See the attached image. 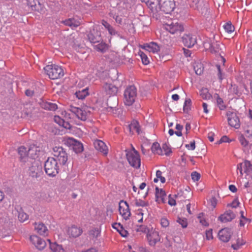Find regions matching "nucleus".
<instances>
[{
  "mask_svg": "<svg viewBox=\"0 0 252 252\" xmlns=\"http://www.w3.org/2000/svg\"><path fill=\"white\" fill-rule=\"evenodd\" d=\"M163 28L172 34H178L184 31L183 25L177 19L165 18L163 20Z\"/></svg>",
  "mask_w": 252,
  "mask_h": 252,
  "instance_id": "nucleus-1",
  "label": "nucleus"
},
{
  "mask_svg": "<svg viewBox=\"0 0 252 252\" xmlns=\"http://www.w3.org/2000/svg\"><path fill=\"white\" fill-rule=\"evenodd\" d=\"M44 169L46 173L50 177H55L58 173L59 167L54 158H48L45 162Z\"/></svg>",
  "mask_w": 252,
  "mask_h": 252,
  "instance_id": "nucleus-2",
  "label": "nucleus"
},
{
  "mask_svg": "<svg viewBox=\"0 0 252 252\" xmlns=\"http://www.w3.org/2000/svg\"><path fill=\"white\" fill-rule=\"evenodd\" d=\"M44 69L51 79H57L64 75V72L62 67L57 65H48L44 68Z\"/></svg>",
  "mask_w": 252,
  "mask_h": 252,
  "instance_id": "nucleus-3",
  "label": "nucleus"
},
{
  "mask_svg": "<svg viewBox=\"0 0 252 252\" xmlns=\"http://www.w3.org/2000/svg\"><path fill=\"white\" fill-rule=\"evenodd\" d=\"M126 157L129 164L134 168H139L141 159L138 152L134 147H132L130 150L126 151Z\"/></svg>",
  "mask_w": 252,
  "mask_h": 252,
  "instance_id": "nucleus-4",
  "label": "nucleus"
},
{
  "mask_svg": "<svg viewBox=\"0 0 252 252\" xmlns=\"http://www.w3.org/2000/svg\"><path fill=\"white\" fill-rule=\"evenodd\" d=\"M124 95L125 104L127 106L131 105L137 96L136 88L134 86L128 87L125 91Z\"/></svg>",
  "mask_w": 252,
  "mask_h": 252,
  "instance_id": "nucleus-5",
  "label": "nucleus"
},
{
  "mask_svg": "<svg viewBox=\"0 0 252 252\" xmlns=\"http://www.w3.org/2000/svg\"><path fill=\"white\" fill-rule=\"evenodd\" d=\"M53 155L57 158L61 164L65 165L68 160V156L64 149L60 146L53 148Z\"/></svg>",
  "mask_w": 252,
  "mask_h": 252,
  "instance_id": "nucleus-6",
  "label": "nucleus"
},
{
  "mask_svg": "<svg viewBox=\"0 0 252 252\" xmlns=\"http://www.w3.org/2000/svg\"><path fill=\"white\" fill-rule=\"evenodd\" d=\"M27 5L32 11H37L41 14L45 13L46 8L39 0H27Z\"/></svg>",
  "mask_w": 252,
  "mask_h": 252,
  "instance_id": "nucleus-7",
  "label": "nucleus"
},
{
  "mask_svg": "<svg viewBox=\"0 0 252 252\" xmlns=\"http://www.w3.org/2000/svg\"><path fill=\"white\" fill-rule=\"evenodd\" d=\"M88 109V108L87 107H84L81 108L72 107L70 109V111L75 114L79 119L82 121H85L90 114V112Z\"/></svg>",
  "mask_w": 252,
  "mask_h": 252,
  "instance_id": "nucleus-8",
  "label": "nucleus"
},
{
  "mask_svg": "<svg viewBox=\"0 0 252 252\" xmlns=\"http://www.w3.org/2000/svg\"><path fill=\"white\" fill-rule=\"evenodd\" d=\"M226 116L227 118L228 124L232 127L238 128L240 126L239 119L235 112L232 110L226 111Z\"/></svg>",
  "mask_w": 252,
  "mask_h": 252,
  "instance_id": "nucleus-9",
  "label": "nucleus"
},
{
  "mask_svg": "<svg viewBox=\"0 0 252 252\" xmlns=\"http://www.w3.org/2000/svg\"><path fill=\"white\" fill-rule=\"evenodd\" d=\"M29 239L31 244L38 250H43L46 246L45 241L37 235H31Z\"/></svg>",
  "mask_w": 252,
  "mask_h": 252,
  "instance_id": "nucleus-10",
  "label": "nucleus"
},
{
  "mask_svg": "<svg viewBox=\"0 0 252 252\" xmlns=\"http://www.w3.org/2000/svg\"><path fill=\"white\" fill-rule=\"evenodd\" d=\"M159 5L160 10L165 13H170L175 7V4L172 0H160Z\"/></svg>",
  "mask_w": 252,
  "mask_h": 252,
  "instance_id": "nucleus-11",
  "label": "nucleus"
},
{
  "mask_svg": "<svg viewBox=\"0 0 252 252\" xmlns=\"http://www.w3.org/2000/svg\"><path fill=\"white\" fill-rule=\"evenodd\" d=\"M119 212L123 218L125 220L129 219L131 212L129 205L126 201H121L119 203Z\"/></svg>",
  "mask_w": 252,
  "mask_h": 252,
  "instance_id": "nucleus-12",
  "label": "nucleus"
},
{
  "mask_svg": "<svg viewBox=\"0 0 252 252\" xmlns=\"http://www.w3.org/2000/svg\"><path fill=\"white\" fill-rule=\"evenodd\" d=\"M147 238L149 245L152 246H154L158 242L160 241L158 232L153 229L148 231Z\"/></svg>",
  "mask_w": 252,
  "mask_h": 252,
  "instance_id": "nucleus-13",
  "label": "nucleus"
},
{
  "mask_svg": "<svg viewBox=\"0 0 252 252\" xmlns=\"http://www.w3.org/2000/svg\"><path fill=\"white\" fill-rule=\"evenodd\" d=\"M182 41L185 46L191 48L196 43V37L194 35L186 34L182 37Z\"/></svg>",
  "mask_w": 252,
  "mask_h": 252,
  "instance_id": "nucleus-14",
  "label": "nucleus"
},
{
  "mask_svg": "<svg viewBox=\"0 0 252 252\" xmlns=\"http://www.w3.org/2000/svg\"><path fill=\"white\" fill-rule=\"evenodd\" d=\"M94 145L95 149L102 153L104 155H107L108 149L106 145L102 140L96 139L94 141Z\"/></svg>",
  "mask_w": 252,
  "mask_h": 252,
  "instance_id": "nucleus-15",
  "label": "nucleus"
},
{
  "mask_svg": "<svg viewBox=\"0 0 252 252\" xmlns=\"http://www.w3.org/2000/svg\"><path fill=\"white\" fill-rule=\"evenodd\" d=\"M103 89L106 94L110 95H115L118 92V88L112 83H105L103 86Z\"/></svg>",
  "mask_w": 252,
  "mask_h": 252,
  "instance_id": "nucleus-16",
  "label": "nucleus"
},
{
  "mask_svg": "<svg viewBox=\"0 0 252 252\" xmlns=\"http://www.w3.org/2000/svg\"><path fill=\"white\" fill-rule=\"evenodd\" d=\"M218 236L221 241L224 242H228L231 236L230 230L228 228L221 229L218 233Z\"/></svg>",
  "mask_w": 252,
  "mask_h": 252,
  "instance_id": "nucleus-17",
  "label": "nucleus"
},
{
  "mask_svg": "<svg viewBox=\"0 0 252 252\" xmlns=\"http://www.w3.org/2000/svg\"><path fill=\"white\" fill-rule=\"evenodd\" d=\"M34 229L40 235L45 236L48 235L47 227L42 223H35Z\"/></svg>",
  "mask_w": 252,
  "mask_h": 252,
  "instance_id": "nucleus-18",
  "label": "nucleus"
},
{
  "mask_svg": "<svg viewBox=\"0 0 252 252\" xmlns=\"http://www.w3.org/2000/svg\"><path fill=\"white\" fill-rule=\"evenodd\" d=\"M141 48L148 51L149 52L157 53L159 50V47L155 42H151L144 44Z\"/></svg>",
  "mask_w": 252,
  "mask_h": 252,
  "instance_id": "nucleus-19",
  "label": "nucleus"
},
{
  "mask_svg": "<svg viewBox=\"0 0 252 252\" xmlns=\"http://www.w3.org/2000/svg\"><path fill=\"white\" fill-rule=\"evenodd\" d=\"M67 232L70 237L76 238L81 235L83 230L80 227L72 225L68 228Z\"/></svg>",
  "mask_w": 252,
  "mask_h": 252,
  "instance_id": "nucleus-20",
  "label": "nucleus"
},
{
  "mask_svg": "<svg viewBox=\"0 0 252 252\" xmlns=\"http://www.w3.org/2000/svg\"><path fill=\"white\" fill-rule=\"evenodd\" d=\"M156 201L158 203H164L166 193L162 189H159L158 188H156Z\"/></svg>",
  "mask_w": 252,
  "mask_h": 252,
  "instance_id": "nucleus-21",
  "label": "nucleus"
},
{
  "mask_svg": "<svg viewBox=\"0 0 252 252\" xmlns=\"http://www.w3.org/2000/svg\"><path fill=\"white\" fill-rule=\"evenodd\" d=\"M235 218L234 214L230 211H226L223 214L220 215L219 219L223 222H226L227 221H230L232 220Z\"/></svg>",
  "mask_w": 252,
  "mask_h": 252,
  "instance_id": "nucleus-22",
  "label": "nucleus"
},
{
  "mask_svg": "<svg viewBox=\"0 0 252 252\" xmlns=\"http://www.w3.org/2000/svg\"><path fill=\"white\" fill-rule=\"evenodd\" d=\"M54 121L58 124L59 126H63L65 129H70L71 128V125L68 121H66L65 119L61 118L59 116H55Z\"/></svg>",
  "mask_w": 252,
  "mask_h": 252,
  "instance_id": "nucleus-23",
  "label": "nucleus"
},
{
  "mask_svg": "<svg viewBox=\"0 0 252 252\" xmlns=\"http://www.w3.org/2000/svg\"><path fill=\"white\" fill-rule=\"evenodd\" d=\"M101 230L97 227H94L91 229L88 232L89 237L90 240L95 241L100 236Z\"/></svg>",
  "mask_w": 252,
  "mask_h": 252,
  "instance_id": "nucleus-24",
  "label": "nucleus"
},
{
  "mask_svg": "<svg viewBox=\"0 0 252 252\" xmlns=\"http://www.w3.org/2000/svg\"><path fill=\"white\" fill-rule=\"evenodd\" d=\"M47 241L50 244V248L53 252H64V250L63 248L62 245H59L57 243H51L50 239H48Z\"/></svg>",
  "mask_w": 252,
  "mask_h": 252,
  "instance_id": "nucleus-25",
  "label": "nucleus"
},
{
  "mask_svg": "<svg viewBox=\"0 0 252 252\" xmlns=\"http://www.w3.org/2000/svg\"><path fill=\"white\" fill-rule=\"evenodd\" d=\"M113 228L117 230L122 237H126L128 234L127 231L119 223H114L112 224Z\"/></svg>",
  "mask_w": 252,
  "mask_h": 252,
  "instance_id": "nucleus-26",
  "label": "nucleus"
},
{
  "mask_svg": "<svg viewBox=\"0 0 252 252\" xmlns=\"http://www.w3.org/2000/svg\"><path fill=\"white\" fill-rule=\"evenodd\" d=\"M128 128L130 133H133L135 132L139 133L140 132L139 125L136 120L131 122V124L128 126Z\"/></svg>",
  "mask_w": 252,
  "mask_h": 252,
  "instance_id": "nucleus-27",
  "label": "nucleus"
},
{
  "mask_svg": "<svg viewBox=\"0 0 252 252\" xmlns=\"http://www.w3.org/2000/svg\"><path fill=\"white\" fill-rule=\"evenodd\" d=\"M39 152L38 147L34 145H31L28 149L29 157L34 158L38 155Z\"/></svg>",
  "mask_w": 252,
  "mask_h": 252,
  "instance_id": "nucleus-28",
  "label": "nucleus"
},
{
  "mask_svg": "<svg viewBox=\"0 0 252 252\" xmlns=\"http://www.w3.org/2000/svg\"><path fill=\"white\" fill-rule=\"evenodd\" d=\"M63 23L65 25L71 27L72 29L73 28H76V27H78L80 24V23L79 21L76 20L73 18L66 20L63 22Z\"/></svg>",
  "mask_w": 252,
  "mask_h": 252,
  "instance_id": "nucleus-29",
  "label": "nucleus"
},
{
  "mask_svg": "<svg viewBox=\"0 0 252 252\" xmlns=\"http://www.w3.org/2000/svg\"><path fill=\"white\" fill-rule=\"evenodd\" d=\"M42 107L45 109L51 111H55L58 108L56 104L48 102H43Z\"/></svg>",
  "mask_w": 252,
  "mask_h": 252,
  "instance_id": "nucleus-30",
  "label": "nucleus"
},
{
  "mask_svg": "<svg viewBox=\"0 0 252 252\" xmlns=\"http://www.w3.org/2000/svg\"><path fill=\"white\" fill-rule=\"evenodd\" d=\"M151 150L153 153L159 155H163L162 150L158 143H154L152 146Z\"/></svg>",
  "mask_w": 252,
  "mask_h": 252,
  "instance_id": "nucleus-31",
  "label": "nucleus"
},
{
  "mask_svg": "<svg viewBox=\"0 0 252 252\" xmlns=\"http://www.w3.org/2000/svg\"><path fill=\"white\" fill-rule=\"evenodd\" d=\"M40 167L36 165H32L29 169L30 174L32 177H37Z\"/></svg>",
  "mask_w": 252,
  "mask_h": 252,
  "instance_id": "nucleus-32",
  "label": "nucleus"
},
{
  "mask_svg": "<svg viewBox=\"0 0 252 252\" xmlns=\"http://www.w3.org/2000/svg\"><path fill=\"white\" fill-rule=\"evenodd\" d=\"M193 67L196 74L201 75L203 73L204 67L203 64L201 63H195Z\"/></svg>",
  "mask_w": 252,
  "mask_h": 252,
  "instance_id": "nucleus-33",
  "label": "nucleus"
},
{
  "mask_svg": "<svg viewBox=\"0 0 252 252\" xmlns=\"http://www.w3.org/2000/svg\"><path fill=\"white\" fill-rule=\"evenodd\" d=\"M200 95L203 99L206 100L210 99L212 97L208 90L206 88H202L200 91Z\"/></svg>",
  "mask_w": 252,
  "mask_h": 252,
  "instance_id": "nucleus-34",
  "label": "nucleus"
},
{
  "mask_svg": "<svg viewBox=\"0 0 252 252\" xmlns=\"http://www.w3.org/2000/svg\"><path fill=\"white\" fill-rule=\"evenodd\" d=\"M18 153L20 156V158L23 159L27 157H29L28 150L27 151L26 148L22 146L18 149Z\"/></svg>",
  "mask_w": 252,
  "mask_h": 252,
  "instance_id": "nucleus-35",
  "label": "nucleus"
},
{
  "mask_svg": "<svg viewBox=\"0 0 252 252\" xmlns=\"http://www.w3.org/2000/svg\"><path fill=\"white\" fill-rule=\"evenodd\" d=\"M147 3V5L152 9L156 8L158 4H159L158 0H141Z\"/></svg>",
  "mask_w": 252,
  "mask_h": 252,
  "instance_id": "nucleus-36",
  "label": "nucleus"
},
{
  "mask_svg": "<svg viewBox=\"0 0 252 252\" xmlns=\"http://www.w3.org/2000/svg\"><path fill=\"white\" fill-rule=\"evenodd\" d=\"M94 48L96 50H97L98 51L104 52L106 50H107L108 46L106 43L102 42L95 45Z\"/></svg>",
  "mask_w": 252,
  "mask_h": 252,
  "instance_id": "nucleus-37",
  "label": "nucleus"
},
{
  "mask_svg": "<svg viewBox=\"0 0 252 252\" xmlns=\"http://www.w3.org/2000/svg\"><path fill=\"white\" fill-rule=\"evenodd\" d=\"M158 180H160L162 183H164L165 182V179L162 176V172L160 170L157 171L156 178L154 179V182L155 183H157Z\"/></svg>",
  "mask_w": 252,
  "mask_h": 252,
  "instance_id": "nucleus-38",
  "label": "nucleus"
},
{
  "mask_svg": "<svg viewBox=\"0 0 252 252\" xmlns=\"http://www.w3.org/2000/svg\"><path fill=\"white\" fill-rule=\"evenodd\" d=\"M88 94V90L86 89L76 92L75 95L79 99H84Z\"/></svg>",
  "mask_w": 252,
  "mask_h": 252,
  "instance_id": "nucleus-39",
  "label": "nucleus"
},
{
  "mask_svg": "<svg viewBox=\"0 0 252 252\" xmlns=\"http://www.w3.org/2000/svg\"><path fill=\"white\" fill-rule=\"evenodd\" d=\"M139 55L141 57V59L143 63L145 65H147L150 63V60L147 55L142 51L139 52Z\"/></svg>",
  "mask_w": 252,
  "mask_h": 252,
  "instance_id": "nucleus-40",
  "label": "nucleus"
},
{
  "mask_svg": "<svg viewBox=\"0 0 252 252\" xmlns=\"http://www.w3.org/2000/svg\"><path fill=\"white\" fill-rule=\"evenodd\" d=\"M145 210L140 209L136 211V219L138 222H142L143 219V215L144 214Z\"/></svg>",
  "mask_w": 252,
  "mask_h": 252,
  "instance_id": "nucleus-41",
  "label": "nucleus"
},
{
  "mask_svg": "<svg viewBox=\"0 0 252 252\" xmlns=\"http://www.w3.org/2000/svg\"><path fill=\"white\" fill-rule=\"evenodd\" d=\"M197 219L200 223H201L203 226H208L209 224L206 220L203 213H199L198 215Z\"/></svg>",
  "mask_w": 252,
  "mask_h": 252,
  "instance_id": "nucleus-42",
  "label": "nucleus"
},
{
  "mask_svg": "<svg viewBox=\"0 0 252 252\" xmlns=\"http://www.w3.org/2000/svg\"><path fill=\"white\" fill-rule=\"evenodd\" d=\"M132 205L135 206L137 207H139V206L144 207V206H146L147 205L148 203L147 202H146L145 201H144L142 200H141V199H135V200H134L132 202Z\"/></svg>",
  "mask_w": 252,
  "mask_h": 252,
  "instance_id": "nucleus-43",
  "label": "nucleus"
},
{
  "mask_svg": "<svg viewBox=\"0 0 252 252\" xmlns=\"http://www.w3.org/2000/svg\"><path fill=\"white\" fill-rule=\"evenodd\" d=\"M217 103L220 110H222L225 109L226 106L223 100L219 95H218L217 97Z\"/></svg>",
  "mask_w": 252,
  "mask_h": 252,
  "instance_id": "nucleus-44",
  "label": "nucleus"
},
{
  "mask_svg": "<svg viewBox=\"0 0 252 252\" xmlns=\"http://www.w3.org/2000/svg\"><path fill=\"white\" fill-rule=\"evenodd\" d=\"M18 218L21 222H24L28 219L29 216L25 212L20 211L19 212Z\"/></svg>",
  "mask_w": 252,
  "mask_h": 252,
  "instance_id": "nucleus-45",
  "label": "nucleus"
},
{
  "mask_svg": "<svg viewBox=\"0 0 252 252\" xmlns=\"http://www.w3.org/2000/svg\"><path fill=\"white\" fill-rule=\"evenodd\" d=\"M191 100L190 99H186L184 102L183 110L185 112H188L190 110Z\"/></svg>",
  "mask_w": 252,
  "mask_h": 252,
  "instance_id": "nucleus-46",
  "label": "nucleus"
},
{
  "mask_svg": "<svg viewBox=\"0 0 252 252\" xmlns=\"http://www.w3.org/2000/svg\"><path fill=\"white\" fill-rule=\"evenodd\" d=\"M203 2L199 1H197L195 2V4H191L190 6L192 7L194 9H197L199 11H202V5Z\"/></svg>",
  "mask_w": 252,
  "mask_h": 252,
  "instance_id": "nucleus-47",
  "label": "nucleus"
},
{
  "mask_svg": "<svg viewBox=\"0 0 252 252\" xmlns=\"http://www.w3.org/2000/svg\"><path fill=\"white\" fill-rule=\"evenodd\" d=\"M224 29L228 33H231L234 31V27L230 23H227L223 26Z\"/></svg>",
  "mask_w": 252,
  "mask_h": 252,
  "instance_id": "nucleus-48",
  "label": "nucleus"
},
{
  "mask_svg": "<svg viewBox=\"0 0 252 252\" xmlns=\"http://www.w3.org/2000/svg\"><path fill=\"white\" fill-rule=\"evenodd\" d=\"M177 221L180 224H181L183 228H186L187 227L188 221L187 219L179 218Z\"/></svg>",
  "mask_w": 252,
  "mask_h": 252,
  "instance_id": "nucleus-49",
  "label": "nucleus"
},
{
  "mask_svg": "<svg viewBox=\"0 0 252 252\" xmlns=\"http://www.w3.org/2000/svg\"><path fill=\"white\" fill-rule=\"evenodd\" d=\"M242 163L243 164V166L244 168L245 172L249 171L251 169L252 164L249 161L245 160L243 163Z\"/></svg>",
  "mask_w": 252,
  "mask_h": 252,
  "instance_id": "nucleus-50",
  "label": "nucleus"
},
{
  "mask_svg": "<svg viewBox=\"0 0 252 252\" xmlns=\"http://www.w3.org/2000/svg\"><path fill=\"white\" fill-rule=\"evenodd\" d=\"M89 39L92 43H94L98 42L101 39L100 36L94 37L92 34L89 35Z\"/></svg>",
  "mask_w": 252,
  "mask_h": 252,
  "instance_id": "nucleus-51",
  "label": "nucleus"
},
{
  "mask_svg": "<svg viewBox=\"0 0 252 252\" xmlns=\"http://www.w3.org/2000/svg\"><path fill=\"white\" fill-rule=\"evenodd\" d=\"M183 127L182 125L180 124H177L176 125V129H177V131L175 132V133L178 136H181L182 135V130L183 129Z\"/></svg>",
  "mask_w": 252,
  "mask_h": 252,
  "instance_id": "nucleus-52",
  "label": "nucleus"
},
{
  "mask_svg": "<svg viewBox=\"0 0 252 252\" xmlns=\"http://www.w3.org/2000/svg\"><path fill=\"white\" fill-rule=\"evenodd\" d=\"M73 149L76 153H80L83 151V145L80 143H77Z\"/></svg>",
  "mask_w": 252,
  "mask_h": 252,
  "instance_id": "nucleus-53",
  "label": "nucleus"
},
{
  "mask_svg": "<svg viewBox=\"0 0 252 252\" xmlns=\"http://www.w3.org/2000/svg\"><path fill=\"white\" fill-rule=\"evenodd\" d=\"M191 177L193 181H198L200 178V175L196 172H193L191 173Z\"/></svg>",
  "mask_w": 252,
  "mask_h": 252,
  "instance_id": "nucleus-54",
  "label": "nucleus"
},
{
  "mask_svg": "<svg viewBox=\"0 0 252 252\" xmlns=\"http://www.w3.org/2000/svg\"><path fill=\"white\" fill-rule=\"evenodd\" d=\"M162 149L164 151V154L166 155H168L171 153V150L170 148L166 144H163Z\"/></svg>",
  "mask_w": 252,
  "mask_h": 252,
  "instance_id": "nucleus-55",
  "label": "nucleus"
},
{
  "mask_svg": "<svg viewBox=\"0 0 252 252\" xmlns=\"http://www.w3.org/2000/svg\"><path fill=\"white\" fill-rule=\"evenodd\" d=\"M186 147L189 150H194L195 148V141L193 140L190 143V144H186Z\"/></svg>",
  "mask_w": 252,
  "mask_h": 252,
  "instance_id": "nucleus-56",
  "label": "nucleus"
},
{
  "mask_svg": "<svg viewBox=\"0 0 252 252\" xmlns=\"http://www.w3.org/2000/svg\"><path fill=\"white\" fill-rule=\"evenodd\" d=\"M160 224L162 227H166L169 225V222L166 218H163L160 220Z\"/></svg>",
  "mask_w": 252,
  "mask_h": 252,
  "instance_id": "nucleus-57",
  "label": "nucleus"
},
{
  "mask_svg": "<svg viewBox=\"0 0 252 252\" xmlns=\"http://www.w3.org/2000/svg\"><path fill=\"white\" fill-rule=\"evenodd\" d=\"M206 239L209 240L213 238L212 229H210L206 231Z\"/></svg>",
  "mask_w": 252,
  "mask_h": 252,
  "instance_id": "nucleus-58",
  "label": "nucleus"
},
{
  "mask_svg": "<svg viewBox=\"0 0 252 252\" xmlns=\"http://www.w3.org/2000/svg\"><path fill=\"white\" fill-rule=\"evenodd\" d=\"M232 141L231 140H229V138L227 136H223L220 140L218 142V144H220L223 142H230Z\"/></svg>",
  "mask_w": 252,
  "mask_h": 252,
  "instance_id": "nucleus-59",
  "label": "nucleus"
},
{
  "mask_svg": "<svg viewBox=\"0 0 252 252\" xmlns=\"http://www.w3.org/2000/svg\"><path fill=\"white\" fill-rule=\"evenodd\" d=\"M246 135L248 137L252 136V126H249L245 130Z\"/></svg>",
  "mask_w": 252,
  "mask_h": 252,
  "instance_id": "nucleus-60",
  "label": "nucleus"
},
{
  "mask_svg": "<svg viewBox=\"0 0 252 252\" xmlns=\"http://www.w3.org/2000/svg\"><path fill=\"white\" fill-rule=\"evenodd\" d=\"M168 203L171 206H175L176 204L175 199L171 195L168 196Z\"/></svg>",
  "mask_w": 252,
  "mask_h": 252,
  "instance_id": "nucleus-61",
  "label": "nucleus"
},
{
  "mask_svg": "<svg viewBox=\"0 0 252 252\" xmlns=\"http://www.w3.org/2000/svg\"><path fill=\"white\" fill-rule=\"evenodd\" d=\"M239 141L243 146H246L248 145V142L243 136H241L239 138Z\"/></svg>",
  "mask_w": 252,
  "mask_h": 252,
  "instance_id": "nucleus-62",
  "label": "nucleus"
},
{
  "mask_svg": "<svg viewBox=\"0 0 252 252\" xmlns=\"http://www.w3.org/2000/svg\"><path fill=\"white\" fill-rule=\"evenodd\" d=\"M210 202L211 206L213 208H215L216 206V205L217 204V200L216 198L215 197H212L210 199Z\"/></svg>",
  "mask_w": 252,
  "mask_h": 252,
  "instance_id": "nucleus-63",
  "label": "nucleus"
},
{
  "mask_svg": "<svg viewBox=\"0 0 252 252\" xmlns=\"http://www.w3.org/2000/svg\"><path fill=\"white\" fill-rule=\"evenodd\" d=\"M147 228L145 225H140L137 229V231H140L144 233L147 232Z\"/></svg>",
  "mask_w": 252,
  "mask_h": 252,
  "instance_id": "nucleus-64",
  "label": "nucleus"
}]
</instances>
